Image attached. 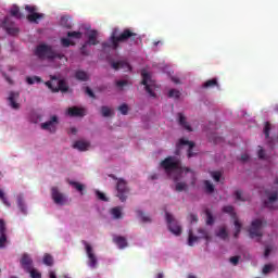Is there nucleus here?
<instances>
[{
  "label": "nucleus",
  "instance_id": "ea45409f",
  "mask_svg": "<svg viewBox=\"0 0 278 278\" xmlns=\"http://www.w3.org/2000/svg\"><path fill=\"white\" fill-rule=\"evenodd\" d=\"M43 264H46V266H51L53 264V256H51V254H45Z\"/></svg>",
  "mask_w": 278,
  "mask_h": 278
},
{
  "label": "nucleus",
  "instance_id": "e2e57ef3",
  "mask_svg": "<svg viewBox=\"0 0 278 278\" xmlns=\"http://www.w3.org/2000/svg\"><path fill=\"white\" fill-rule=\"evenodd\" d=\"M271 251H273V248H270L269 245H267V247L265 248L264 257H268V255H270Z\"/></svg>",
  "mask_w": 278,
  "mask_h": 278
},
{
  "label": "nucleus",
  "instance_id": "393cba45",
  "mask_svg": "<svg viewBox=\"0 0 278 278\" xmlns=\"http://www.w3.org/2000/svg\"><path fill=\"white\" fill-rule=\"evenodd\" d=\"M111 214L115 220L123 218V208L121 206H115L111 210Z\"/></svg>",
  "mask_w": 278,
  "mask_h": 278
},
{
  "label": "nucleus",
  "instance_id": "37998d69",
  "mask_svg": "<svg viewBox=\"0 0 278 278\" xmlns=\"http://www.w3.org/2000/svg\"><path fill=\"white\" fill-rule=\"evenodd\" d=\"M115 86L119 90H123V88H125V86H129V80H117V81H115Z\"/></svg>",
  "mask_w": 278,
  "mask_h": 278
},
{
  "label": "nucleus",
  "instance_id": "0e129e2a",
  "mask_svg": "<svg viewBox=\"0 0 278 278\" xmlns=\"http://www.w3.org/2000/svg\"><path fill=\"white\" fill-rule=\"evenodd\" d=\"M86 47H88L87 43H85V45L80 48V53H81L83 55H88V51H86Z\"/></svg>",
  "mask_w": 278,
  "mask_h": 278
},
{
  "label": "nucleus",
  "instance_id": "de8ad7c7",
  "mask_svg": "<svg viewBox=\"0 0 278 278\" xmlns=\"http://www.w3.org/2000/svg\"><path fill=\"white\" fill-rule=\"evenodd\" d=\"M205 214H206V225H212L214 223V216L212 215V212H210V210H206Z\"/></svg>",
  "mask_w": 278,
  "mask_h": 278
},
{
  "label": "nucleus",
  "instance_id": "9b49d317",
  "mask_svg": "<svg viewBox=\"0 0 278 278\" xmlns=\"http://www.w3.org/2000/svg\"><path fill=\"white\" fill-rule=\"evenodd\" d=\"M58 125H60V119L56 115H52L50 121L41 123L40 127L43 131H49L50 134H55L58 131Z\"/></svg>",
  "mask_w": 278,
  "mask_h": 278
},
{
  "label": "nucleus",
  "instance_id": "a878e982",
  "mask_svg": "<svg viewBox=\"0 0 278 278\" xmlns=\"http://www.w3.org/2000/svg\"><path fill=\"white\" fill-rule=\"evenodd\" d=\"M75 78L78 79V81H88V73L78 70L75 73Z\"/></svg>",
  "mask_w": 278,
  "mask_h": 278
},
{
  "label": "nucleus",
  "instance_id": "09e8293b",
  "mask_svg": "<svg viewBox=\"0 0 278 278\" xmlns=\"http://www.w3.org/2000/svg\"><path fill=\"white\" fill-rule=\"evenodd\" d=\"M8 244V235H0V249H5Z\"/></svg>",
  "mask_w": 278,
  "mask_h": 278
},
{
  "label": "nucleus",
  "instance_id": "c03bdc74",
  "mask_svg": "<svg viewBox=\"0 0 278 278\" xmlns=\"http://www.w3.org/2000/svg\"><path fill=\"white\" fill-rule=\"evenodd\" d=\"M8 235V228L5 227V220L0 218V236Z\"/></svg>",
  "mask_w": 278,
  "mask_h": 278
},
{
  "label": "nucleus",
  "instance_id": "5701e85b",
  "mask_svg": "<svg viewBox=\"0 0 278 278\" xmlns=\"http://www.w3.org/2000/svg\"><path fill=\"white\" fill-rule=\"evenodd\" d=\"M277 199H278V192L275 191L268 197V201L264 202V206L268 207L269 210H273V204L275 203V201H277Z\"/></svg>",
  "mask_w": 278,
  "mask_h": 278
},
{
  "label": "nucleus",
  "instance_id": "ddd939ff",
  "mask_svg": "<svg viewBox=\"0 0 278 278\" xmlns=\"http://www.w3.org/2000/svg\"><path fill=\"white\" fill-rule=\"evenodd\" d=\"M20 264L23 268V270H25V273L30 271L31 269H34V258H31V256L27 253H24L20 260Z\"/></svg>",
  "mask_w": 278,
  "mask_h": 278
},
{
  "label": "nucleus",
  "instance_id": "bb28decb",
  "mask_svg": "<svg viewBox=\"0 0 278 278\" xmlns=\"http://www.w3.org/2000/svg\"><path fill=\"white\" fill-rule=\"evenodd\" d=\"M10 14L14 16V18H23V13H21L18 5H13L10 10Z\"/></svg>",
  "mask_w": 278,
  "mask_h": 278
},
{
  "label": "nucleus",
  "instance_id": "4c0bfd02",
  "mask_svg": "<svg viewBox=\"0 0 278 278\" xmlns=\"http://www.w3.org/2000/svg\"><path fill=\"white\" fill-rule=\"evenodd\" d=\"M83 34L81 31H68L67 38H75L76 40H80Z\"/></svg>",
  "mask_w": 278,
  "mask_h": 278
},
{
  "label": "nucleus",
  "instance_id": "052dcab7",
  "mask_svg": "<svg viewBox=\"0 0 278 278\" xmlns=\"http://www.w3.org/2000/svg\"><path fill=\"white\" fill-rule=\"evenodd\" d=\"M190 223H199V216L197 214L189 215Z\"/></svg>",
  "mask_w": 278,
  "mask_h": 278
},
{
  "label": "nucleus",
  "instance_id": "a18cd8bd",
  "mask_svg": "<svg viewBox=\"0 0 278 278\" xmlns=\"http://www.w3.org/2000/svg\"><path fill=\"white\" fill-rule=\"evenodd\" d=\"M30 274L31 278H42V274H40V271H38V269L34 268L30 269L29 271H26Z\"/></svg>",
  "mask_w": 278,
  "mask_h": 278
},
{
  "label": "nucleus",
  "instance_id": "72a5a7b5",
  "mask_svg": "<svg viewBox=\"0 0 278 278\" xmlns=\"http://www.w3.org/2000/svg\"><path fill=\"white\" fill-rule=\"evenodd\" d=\"M179 97H181V92L177 89H170L168 91V98L169 99H179Z\"/></svg>",
  "mask_w": 278,
  "mask_h": 278
},
{
  "label": "nucleus",
  "instance_id": "603ef678",
  "mask_svg": "<svg viewBox=\"0 0 278 278\" xmlns=\"http://www.w3.org/2000/svg\"><path fill=\"white\" fill-rule=\"evenodd\" d=\"M264 135H265V138H269L270 137V123L269 122L265 123Z\"/></svg>",
  "mask_w": 278,
  "mask_h": 278
},
{
  "label": "nucleus",
  "instance_id": "f8f14e48",
  "mask_svg": "<svg viewBox=\"0 0 278 278\" xmlns=\"http://www.w3.org/2000/svg\"><path fill=\"white\" fill-rule=\"evenodd\" d=\"M263 225H264V223L262 222V219H254L251 223V227L249 229L250 238H262V236H263V233H262Z\"/></svg>",
  "mask_w": 278,
  "mask_h": 278
},
{
  "label": "nucleus",
  "instance_id": "0eeeda50",
  "mask_svg": "<svg viewBox=\"0 0 278 278\" xmlns=\"http://www.w3.org/2000/svg\"><path fill=\"white\" fill-rule=\"evenodd\" d=\"M25 10L29 13L27 15V21L29 23H38V21L45 18V14L38 13V8H36V5L26 4Z\"/></svg>",
  "mask_w": 278,
  "mask_h": 278
},
{
  "label": "nucleus",
  "instance_id": "7c9ffc66",
  "mask_svg": "<svg viewBox=\"0 0 278 278\" xmlns=\"http://www.w3.org/2000/svg\"><path fill=\"white\" fill-rule=\"evenodd\" d=\"M217 238H220V240H227L229 238V233L227 232V228L222 227L219 230L216 232Z\"/></svg>",
  "mask_w": 278,
  "mask_h": 278
},
{
  "label": "nucleus",
  "instance_id": "2f4dec72",
  "mask_svg": "<svg viewBox=\"0 0 278 278\" xmlns=\"http://www.w3.org/2000/svg\"><path fill=\"white\" fill-rule=\"evenodd\" d=\"M70 186H73V188H75V190H77L78 192L84 194V190L86 187L83 184L71 180Z\"/></svg>",
  "mask_w": 278,
  "mask_h": 278
},
{
  "label": "nucleus",
  "instance_id": "6e6d98bb",
  "mask_svg": "<svg viewBox=\"0 0 278 278\" xmlns=\"http://www.w3.org/2000/svg\"><path fill=\"white\" fill-rule=\"evenodd\" d=\"M85 92L86 94H88V97H90L91 99H96L97 96L94 94V92L92 91V89H90V87H86L85 88Z\"/></svg>",
  "mask_w": 278,
  "mask_h": 278
},
{
  "label": "nucleus",
  "instance_id": "680f3d73",
  "mask_svg": "<svg viewBox=\"0 0 278 278\" xmlns=\"http://www.w3.org/2000/svg\"><path fill=\"white\" fill-rule=\"evenodd\" d=\"M230 262L233 264V266H238V262H240V256L230 257Z\"/></svg>",
  "mask_w": 278,
  "mask_h": 278
},
{
  "label": "nucleus",
  "instance_id": "864d4df0",
  "mask_svg": "<svg viewBox=\"0 0 278 278\" xmlns=\"http://www.w3.org/2000/svg\"><path fill=\"white\" fill-rule=\"evenodd\" d=\"M257 156L260 160H266V151H264V148L258 146Z\"/></svg>",
  "mask_w": 278,
  "mask_h": 278
},
{
  "label": "nucleus",
  "instance_id": "6ab92c4d",
  "mask_svg": "<svg viewBox=\"0 0 278 278\" xmlns=\"http://www.w3.org/2000/svg\"><path fill=\"white\" fill-rule=\"evenodd\" d=\"M67 114L68 116L72 117H81V116H86V110L78 108V106H72L67 110Z\"/></svg>",
  "mask_w": 278,
  "mask_h": 278
},
{
  "label": "nucleus",
  "instance_id": "c756f323",
  "mask_svg": "<svg viewBox=\"0 0 278 278\" xmlns=\"http://www.w3.org/2000/svg\"><path fill=\"white\" fill-rule=\"evenodd\" d=\"M61 25L65 27V29H72L73 24L71 23V18L68 16L61 17Z\"/></svg>",
  "mask_w": 278,
  "mask_h": 278
},
{
  "label": "nucleus",
  "instance_id": "5fc2aeb1",
  "mask_svg": "<svg viewBox=\"0 0 278 278\" xmlns=\"http://www.w3.org/2000/svg\"><path fill=\"white\" fill-rule=\"evenodd\" d=\"M211 175L214 181H220V177H223V174L220 172H212Z\"/></svg>",
  "mask_w": 278,
  "mask_h": 278
},
{
  "label": "nucleus",
  "instance_id": "79ce46f5",
  "mask_svg": "<svg viewBox=\"0 0 278 278\" xmlns=\"http://www.w3.org/2000/svg\"><path fill=\"white\" fill-rule=\"evenodd\" d=\"M205 190L208 192V194H212L214 192V185L210 180L204 181Z\"/></svg>",
  "mask_w": 278,
  "mask_h": 278
},
{
  "label": "nucleus",
  "instance_id": "423d86ee",
  "mask_svg": "<svg viewBox=\"0 0 278 278\" xmlns=\"http://www.w3.org/2000/svg\"><path fill=\"white\" fill-rule=\"evenodd\" d=\"M141 76H142L141 84L142 86H144L146 91L148 92V94H150V97L155 98V92H153V89L155 88V83L151 80V75L143 70L141 72Z\"/></svg>",
  "mask_w": 278,
  "mask_h": 278
},
{
  "label": "nucleus",
  "instance_id": "69168bd1",
  "mask_svg": "<svg viewBox=\"0 0 278 278\" xmlns=\"http://www.w3.org/2000/svg\"><path fill=\"white\" fill-rule=\"evenodd\" d=\"M241 162H249V154H247V153L242 154Z\"/></svg>",
  "mask_w": 278,
  "mask_h": 278
},
{
  "label": "nucleus",
  "instance_id": "4be33fe9",
  "mask_svg": "<svg viewBox=\"0 0 278 278\" xmlns=\"http://www.w3.org/2000/svg\"><path fill=\"white\" fill-rule=\"evenodd\" d=\"M113 242H115L118 247V249H127V239L122 236H115L113 237Z\"/></svg>",
  "mask_w": 278,
  "mask_h": 278
},
{
  "label": "nucleus",
  "instance_id": "dca6fc26",
  "mask_svg": "<svg viewBox=\"0 0 278 278\" xmlns=\"http://www.w3.org/2000/svg\"><path fill=\"white\" fill-rule=\"evenodd\" d=\"M179 147H188V150H187V156L188 157H194V155H197V153L192 152V150L194 149V141L180 139L179 140Z\"/></svg>",
  "mask_w": 278,
  "mask_h": 278
},
{
  "label": "nucleus",
  "instance_id": "4d7b16f0",
  "mask_svg": "<svg viewBox=\"0 0 278 278\" xmlns=\"http://www.w3.org/2000/svg\"><path fill=\"white\" fill-rule=\"evenodd\" d=\"M270 270H273V265L266 264V265L263 267V275H268V273H270Z\"/></svg>",
  "mask_w": 278,
  "mask_h": 278
},
{
  "label": "nucleus",
  "instance_id": "49530a36",
  "mask_svg": "<svg viewBox=\"0 0 278 278\" xmlns=\"http://www.w3.org/2000/svg\"><path fill=\"white\" fill-rule=\"evenodd\" d=\"M118 111L121 112V114H123L124 116H127V114L129 113V106L127 104H122L118 106Z\"/></svg>",
  "mask_w": 278,
  "mask_h": 278
},
{
  "label": "nucleus",
  "instance_id": "1a4fd4ad",
  "mask_svg": "<svg viewBox=\"0 0 278 278\" xmlns=\"http://www.w3.org/2000/svg\"><path fill=\"white\" fill-rule=\"evenodd\" d=\"M83 244H85V250L88 257V266L90 268H97V266H99V261L97 258V255H94V250H92V245H90L87 241H83Z\"/></svg>",
  "mask_w": 278,
  "mask_h": 278
},
{
  "label": "nucleus",
  "instance_id": "412c9836",
  "mask_svg": "<svg viewBox=\"0 0 278 278\" xmlns=\"http://www.w3.org/2000/svg\"><path fill=\"white\" fill-rule=\"evenodd\" d=\"M178 124L187 131H192V126H190L187 118L184 116V113H178Z\"/></svg>",
  "mask_w": 278,
  "mask_h": 278
},
{
  "label": "nucleus",
  "instance_id": "473e14b6",
  "mask_svg": "<svg viewBox=\"0 0 278 278\" xmlns=\"http://www.w3.org/2000/svg\"><path fill=\"white\" fill-rule=\"evenodd\" d=\"M26 83L29 86H34V84H40L42 83V78H40L39 76H33V77H26Z\"/></svg>",
  "mask_w": 278,
  "mask_h": 278
},
{
  "label": "nucleus",
  "instance_id": "f257e3e1",
  "mask_svg": "<svg viewBox=\"0 0 278 278\" xmlns=\"http://www.w3.org/2000/svg\"><path fill=\"white\" fill-rule=\"evenodd\" d=\"M127 40L130 41V45H138V34L130 28H125L122 33L119 28H113L109 42H103L102 49L103 51H108V49L116 51L121 49V42H127Z\"/></svg>",
  "mask_w": 278,
  "mask_h": 278
},
{
  "label": "nucleus",
  "instance_id": "2eb2a0df",
  "mask_svg": "<svg viewBox=\"0 0 278 278\" xmlns=\"http://www.w3.org/2000/svg\"><path fill=\"white\" fill-rule=\"evenodd\" d=\"M21 97V93L18 91H10L9 92V97H8V102L9 105L13 109V110H20L21 104H18V102H16V100Z\"/></svg>",
  "mask_w": 278,
  "mask_h": 278
},
{
  "label": "nucleus",
  "instance_id": "e433bc0d",
  "mask_svg": "<svg viewBox=\"0 0 278 278\" xmlns=\"http://www.w3.org/2000/svg\"><path fill=\"white\" fill-rule=\"evenodd\" d=\"M235 238H238V236H240V231H242V224H240V222L238 219L235 220Z\"/></svg>",
  "mask_w": 278,
  "mask_h": 278
},
{
  "label": "nucleus",
  "instance_id": "cd10ccee",
  "mask_svg": "<svg viewBox=\"0 0 278 278\" xmlns=\"http://www.w3.org/2000/svg\"><path fill=\"white\" fill-rule=\"evenodd\" d=\"M17 206L20 207L22 214H27V207L25 206L23 195H17Z\"/></svg>",
  "mask_w": 278,
  "mask_h": 278
},
{
  "label": "nucleus",
  "instance_id": "6e6552de",
  "mask_svg": "<svg viewBox=\"0 0 278 278\" xmlns=\"http://www.w3.org/2000/svg\"><path fill=\"white\" fill-rule=\"evenodd\" d=\"M198 232H200L201 236L197 237V236H194L192 230H189V237H188V245L189 247H194V242H199V240H201V238H203L207 242H210V240L212 239L210 237V235L207 233V231L203 228H199Z\"/></svg>",
  "mask_w": 278,
  "mask_h": 278
},
{
  "label": "nucleus",
  "instance_id": "c85d7f7f",
  "mask_svg": "<svg viewBox=\"0 0 278 278\" xmlns=\"http://www.w3.org/2000/svg\"><path fill=\"white\" fill-rule=\"evenodd\" d=\"M215 86H218V79L213 78L206 80L203 85L202 88L210 89V88H215Z\"/></svg>",
  "mask_w": 278,
  "mask_h": 278
},
{
  "label": "nucleus",
  "instance_id": "9d476101",
  "mask_svg": "<svg viewBox=\"0 0 278 278\" xmlns=\"http://www.w3.org/2000/svg\"><path fill=\"white\" fill-rule=\"evenodd\" d=\"M165 218H166V223L168 225L169 231L174 233V236H181V226L179 225V223H177V220H175V218H173L170 213L166 212Z\"/></svg>",
  "mask_w": 278,
  "mask_h": 278
},
{
  "label": "nucleus",
  "instance_id": "b1692460",
  "mask_svg": "<svg viewBox=\"0 0 278 278\" xmlns=\"http://www.w3.org/2000/svg\"><path fill=\"white\" fill-rule=\"evenodd\" d=\"M97 36H98L97 30H91L88 34V41L85 45H92V46L99 45V40H97Z\"/></svg>",
  "mask_w": 278,
  "mask_h": 278
},
{
  "label": "nucleus",
  "instance_id": "7ed1b4c3",
  "mask_svg": "<svg viewBox=\"0 0 278 278\" xmlns=\"http://www.w3.org/2000/svg\"><path fill=\"white\" fill-rule=\"evenodd\" d=\"M35 55L39 58V60H55V58H59L60 60H62V58H64L63 55L55 54L53 52V48L47 45L37 46L35 50Z\"/></svg>",
  "mask_w": 278,
  "mask_h": 278
},
{
  "label": "nucleus",
  "instance_id": "3c124183",
  "mask_svg": "<svg viewBox=\"0 0 278 278\" xmlns=\"http://www.w3.org/2000/svg\"><path fill=\"white\" fill-rule=\"evenodd\" d=\"M0 199L2 200V203H4V205L10 207V202L8 201V198H5V192L3 191V189H0Z\"/></svg>",
  "mask_w": 278,
  "mask_h": 278
},
{
  "label": "nucleus",
  "instance_id": "4468645a",
  "mask_svg": "<svg viewBox=\"0 0 278 278\" xmlns=\"http://www.w3.org/2000/svg\"><path fill=\"white\" fill-rule=\"evenodd\" d=\"M2 27L5 29L9 36H16L18 34V28L14 26V22L10 17H5L2 22Z\"/></svg>",
  "mask_w": 278,
  "mask_h": 278
},
{
  "label": "nucleus",
  "instance_id": "f03ea898",
  "mask_svg": "<svg viewBox=\"0 0 278 278\" xmlns=\"http://www.w3.org/2000/svg\"><path fill=\"white\" fill-rule=\"evenodd\" d=\"M161 168H163L168 177L173 175V173H190L191 175V186L197 184V176L194 172L189 167L181 166V160L177 156H167L165 160L161 162Z\"/></svg>",
  "mask_w": 278,
  "mask_h": 278
},
{
  "label": "nucleus",
  "instance_id": "c9c22d12",
  "mask_svg": "<svg viewBox=\"0 0 278 278\" xmlns=\"http://www.w3.org/2000/svg\"><path fill=\"white\" fill-rule=\"evenodd\" d=\"M61 45L62 47H64L65 49H67V47H75V42L71 41V39L68 38H61Z\"/></svg>",
  "mask_w": 278,
  "mask_h": 278
},
{
  "label": "nucleus",
  "instance_id": "a211bd4d",
  "mask_svg": "<svg viewBox=\"0 0 278 278\" xmlns=\"http://www.w3.org/2000/svg\"><path fill=\"white\" fill-rule=\"evenodd\" d=\"M111 66L114 68V71H121V68L123 71H131V65H129L127 61L113 62Z\"/></svg>",
  "mask_w": 278,
  "mask_h": 278
},
{
  "label": "nucleus",
  "instance_id": "58836bf2",
  "mask_svg": "<svg viewBox=\"0 0 278 278\" xmlns=\"http://www.w3.org/2000/svg\"><path fill=\"white\" fill-rule=\"evenodd\" d=\"M101 114L108 118V116H112V110L109 106H101Z\"/></svg>",
  "mask_w": 278,
  "mask_h": 278
},
{
  "label": "nucleus",
  "instance_id": "39448f33",
  "mask_svg": "<svg viewBox=\"0 0 278 278\" xmlns=\"http://www.w3.org/2000/svg\"><path fill=\"white\" fill-rule=\"evenodd\" d=\"M111 179L117 180L116 184V191H117V197L119 198V201L122 203H125L127 201V194H129V188L127 187V181L123 178H116L114 174L110 175Z\"/></svg>",
  "mask_w": 278,
  "mask_h": 278
},
{
  "label": "nucleus",
  "instance_id": "8fccbe9b",
  "mask_svg": "<svg viewBox=\"0 0 278 278\" xmlns=\"http://www.w3.org/2000/svg\"><path fill=\"white\" fill-rule=\"evenodd\" d=\"M96 197H97V199H99V201L108 202V197H105V193H103L99 190H96Z\"/></svg>",
  "mask_w": 278,
  "mask_h": 278
},
{
  "label": "nucleus",
  "instance_id": "bf43d9fd",
  "mask_svg": "<svg viewBox=\"0 0 278 278\" xmlns=\"http://www.w3.org/2000/svg\"><path fill=\"white\" fill-rule=\"evenodd\" d=\"M235 197H236V201H245V200L242 198V191H241V190L235 191Z\"/></svg>",
  "mask_w": 278,
  "mask_h": 278
},
{
  "label": "nucleus",
  "instance_id": "aec40b11",
  "mask_svg": "<svg viewBox=\"0 0 278 278\" xmlns=\"http://www.w3.org/2000/svg\"><path fill=\"white\" fill-rule=\"evenodd\" d=\"M73 149H77L78 151H88V149H90V142L77 140L74 142Z\"/></svg>",
  "mask_w": 278,
  "mask_h": 278
},
{
  "label": "nucleus",
  "instance_id": "f3484780",
  "mask_svg": "<svg viewBox=\"0 0 278 278\" xmlns=\"http://www.w3.org/2000/svg\"><path fill=\"white\" fill-rule=\"evenodd\" d=\"M52 192V199L56 205H64V194H62L59 190L58 187H53L51 189Z\"/></svg>",
  "mask_w": 278,
  "mask_h": 278
},
{
  "label": "nucleus",
  "instance_id": "f704fd0d",
  "mask_svg": "<svg viewBox=\"0 0 278 278\" xmlns=\"http://www.w3.org/2000/svg\"><path fill=\"white\" fill-rule=\"evenodd\" d=\"M137 215L141 218L142 223H151V217L146 215L142 211H137Z\"/></svg>",
  "mask_w": 278,
  "mask_h": 278
},
{
  "label": "nucleus",
  "instance_id": "13d9d810",
  "mask_svg": "<svg viewBox=\"0 0 278 278\" xmlns=\"http://www.w3.org/2000/svg\"><path fill=\"white\" fill-rule=\"evenodd\" d=\"M223 212H225V214H233V206L231 205L224 206Z\"/></svg>",
  "mask_w": 278,
  "mask_h": 278
},
{
  "label": "nucleus",
  "instance_id": "338daca9",
  "mask_svg": "<svg viewBox=\"0 0 278 278\" xmlns=\"http://www.w3.org/2000/svg\"><path fill=\"white\" fill-rule=\"evenodd\" d=\"M70 131H71V134H73V135L75 136V134H77V128L72 127V128L70 129Z\"/></svg>",
  "mask_w": 278,
  "mask_h": 278
},
{
  "label": "nucleus",
  "instance_id": "a19ab883",
  "mask_svg": "<svg viewBox=\"0 0 278 278\" xmlns=\"http://www.w3.org/2000/svg\"><path fill=\"white\" fill-rule=\"evenodd\" d=\"M184 190H188V185L186 182H177L176 192H184Z\"/></svg>",
  "mask_w": 278,
  "mask_h": 278
},
{
  "label": "nucleus",
  "instance_id": "774afa93",
  "mask_svg": "<svg viewBox=\"0 0 278 278\" xmlns=\"http://www.w3.org/2000/svg\"><path fill=\"white\" fill-rule=\"evenodd\" d=\"M50 278H58V276H55V271H50Z\"/></svg>",
  "mask_w": 278,
  "mask_h": 278
},
{
  "label": "nucleus",
  "instance_id": "20e7f679",
  "mask_svg": "<svg viewBox=\"0 0 278 278\" xmlns=\"http://www.w3.org/2000/svg\"><path fill=\"white\" fill-rule=\"evenodd\" d=\"M46 86L53 92H68V84L64 79H58L56 76H52L51 80L46 81Z\"/></svg>",
  "mask_w": 278,
  "mask_h": 278
}]
</instances>
